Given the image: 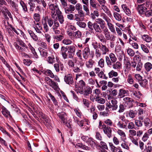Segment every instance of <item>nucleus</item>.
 I'll list each match as a JSON object with an SVG mask.
<instances>
[{"mask_svg":"<svg viewBox=\"0 0 152 152\" xmlns=\"http://www.w3.org/2000/svg\"><path fill=\"white\" fill-rule=\"evenodd\" d=\"M136 9L140 15H145V16L147 17L150 16L149 13L148 14L149 12V10H147L144 6L141 4L138 5Z\"/></svg>","mask_w":152,"mask_h":152,"instance_id":"obj_1","label":"nucleus"},{"mask_svg":"<svg viewBox=\"0 0 152 152\" xmlns=\"http://www.w3.org/2000/svg\"><path fill=\"white\" fill-rule=\"evenodd\" d=\"M123 103L125 107H128L129 108L132 107L133 106V104L134 101L132 98L128 97H126L123 99Z\"/></svg>","mask_w":152,"mask_h":152,"instance_id":"obj_2","label":"nucleus"},{"mask_svg":"<svg viewBox=\"0 0 152 152\" xmlns=\"http://www.w3.org/2000/svg\"><path fill=\"white\" fill-rule=\"evenodd\" d=\"M57 115L61 119V123L66 124L68 127L69 128L70 127V126L69 124V125L67 124V120L66 117V114L64 112L59 113L57 114Z\"/></svg>","mask_w":152,"mask_h":152,"instance_id":"obj_3","label":"nucleus"},{"mask_svg":"<svg viewBox=\"0 0 152 152\" xmlns=\"http://www.w3.org/2000/svg\"><path fill=\"white\" fill-rule=\"evenodd\" d=\"M64 81L66 83L69 85L72 84L74 82L73 79L71 74H68L66 75L64 78Z\"/></svg>","mask_w":152,"mask_h":152,"instance_id":"obj_4","label":"nucleus"},{"mask_svg":"<svg viewBox=\"0 0 152 152\" xmlns=\"http://www.w3.org/2000/svg\"><path fill=\"white\" fill-rule=\"evenodd\" d=\"M66 47L68 50V52L69 53V57L72 58L75 54V47L73 46H70Z\"/></svg>","mask_w":152,"mask_h":152,"instance_id":"obj_5","label":"nucleus"},{"mask_svg":"<svg viewBox=\"0 0 152 152\" xmlns=\"http://www.w3.org/2000/svg\"><path fill=\"white\" fill-rule=\"evenodd\" d=\"M82 55L83 58L85 59H87L88 58L89 55L90 54V50L88 47H86L82 50Z\"/></svg>","mask_w":152,"mask_h":152,"instance_id":"obj_6","label":"nucleus"},{"mask_svg":"<svg viewBox=\"0 0 152 152\" xmlns=\"http://www.w3.org/2000/svg\"><path fill=\"white\" fill-rule=\"evenodd\" d=\"M1 109L2 110L1 111V113L4 117L7 118L8 115H9L10 117H12L11 115L10 114V111L4 106H3L1 108Z\"/></svg>","mask_w":152,"mask_h":152,"instance_id":"obj_7","label":"nucleus"},{"mask_svg":"<svg viewBox=\"0 0 152 152\" xmlns=\"http://www.w3.org/2000/svg\"><path fill=\"white\" fill-rule=\"evenodd\" d=\"M86 142L93 148H94L95 145L98 146V144L97 143V141L92 138H89Z\"/></svg>","mask_w":152,"mask_h":152,"instance_id":"obj_8","label":"nucleus"},{"mask_svg":"<svg viewBox=\"0 0 152 152\" xmlns=\"http://www.w3.org/2000/svg\"><path fill=\"white\" fill-rule=\"evenodd\" d=\"M128 92V91H126L122 89L119 90L118 97L121 98L124 97L125 95H126Z\"/></svg>","mask_w":152,"mask_h":152,"instance_id":"obj_9","label":"nucleus"},{"mask_svg":"<svg viewBox=\"0 0 152 152\" xmlns=\"http://www.w3.org/2000/svg\"><path fill=\"white\" fill-rule=\"evenodd\" d=\"M67 50L66 47L62 46L61 48V52L64 59H66L67 58V54L66 52Z\"/></svg>","mask_w":152,"mask_h":152,"instance_id":"obj_10","label":"nucleus"},{"mask_svg":"<svg viewBox=\"0 0 152 152\" xmlns=\"http://www.w3.org/2000/svg\"><path fill=\"white\" fill-rule=\"evenodd\" d=\"M94 29L96 32L99 33H100L102 32L100 26L96 22L94 23Z\"/></svg>","mask_w":152,"mask_h":152,"instance_id":"obj_11","label":"nucleus"},{"mask_svg":"<svg viewBox=\"0 0 152 152\" xmlns=\"http://www.w3.org/2000/svg\"><path fill=\"white\" fill-rule=\"evenodd\" d=\"M103 131L104 133L109 138H110L111 137L112 130L111 128L107 126L106 129H104Z\"/></svg>","mask_w":152,"mask_h":152,"instance_id":"obj_12","label":"nucleus"},{"mask_svg":"<svg viewBox=\"0 0 152 152\" xmlns=\"http://www.w3.org/2000/svg\"><path fill=\"white\" fill-rule=\"evenodd\" d=\"M95 22L97 23L100 26L101 28H103L104 26L105 25V23L104 21L102 18H98L96 19L95 20Z\"/></svg>","mask_w":152,"mask_h":152,"instance_id":"obj_13","label":"nucleus"},{"mask_svg":"<svg viewBox=\"0 0 152 152\" xmlns=\"http://www.w3.org/2000/svg\"><path fill=\"white\" fill-rule=\"evenodd\" d=\"M48 95H49L51 99L52 100V101L53 102V104L55 106H57L58 107V102L57 100L55 99L54 96L52 95L51 93L50 92H49L48 94Z\"/></svg>","mask_w":152,"mask_h":152,"instance_id":"obj_14","label":"nucleus"},{"mask_svg":"<svg viewBox=\"0 0 152 152\" xmlns=\"http://www.w3.org/2000/svg\"><path fill=\"white\" fill-rule=\"evenodd\" d=\"M111 102L112 103V110H116L118 108V105H117L118 103L117 101L114 99L111 100Z\"/></svg>","mask_w":152,"mask_h":152,"instance_id":"obj_15","label":"nucleus"},{"mask_svg":"<svg viewBox=\"0 0 152 152\" xmlns=\"http://www.w3.org/2000/svg\"><path fill=\"white\" fill-rule=\"evenodd\" d=\"M47 20L50 27H51L53 24V21L52 19L50 18H49L48 16H46L44 19L45 22H46Z\"/></svg>","mask_w":152,"mask_h":152,"instance_id":"obj_16","label":"nucleus"},{"mask_svg":"<svg viewBox=\"0 0 152 152\" xmlns=\"http://www.w3.org/2000/svg\"><path fill=\"white\" fill-rule=\"evenodd\" d=\"M84 95L87 96L92 93V89L90 86H87L84 91Z\"/></svg>","mask_w":152,"mask_h":152,"instance_id":"obj_17","label":"nucleus"},{"mask_svg":"<svg viewBox=\"0 0 152 152\" xmlns=\"http://www.w3.org/2000/svg\"><path fill=\"white\" fill-rule=\"evenodd\" d=\"M90 6H91L93 8H95L97 10V7L96 6L97 2L95 0H90Z\"/></svg>","mask_w":152,"mask_h":152,"instance_id":"obj_18","label":"nucleus"},{"mask_svg":"<svg viewBox=\"0 0 152 152\" xmlns=\"http://www.w3.org/2000/svg\"><path fill=\"white\" fill-rule=\"evenodd\" d=\"M148 81L146 79H142L139 82L140 85L143 87H145L147 85Z\"/></svg>","mask_w":152,"mask_h":152,"instance_id":"obj_19","label":"nucleus"},{"mask_svg":"<svg viewBox=\"0 0 152 152\" xmlns=\"http://www.w3.org/2000/svg\"><path fill=\"white\" fill-rule=\"evenodd\" d=\"M51 84H50V86L55 90H57L59 88L58 86L57 85V83H56L53 80H51Z\"/></svg>","mask_w":152,"mask_h":152,"instance_id":"obj_20","label":"nucleus"},{"mask_svg":"<svg viewBox=\"0 0 152 152\" xmlns=\"http://www.w3.org/2000/svg\"><path fill=\"white\" fill-rule=\"evenodd\" d=\"M100 145H99V144H98V147H100V148H102L105 149L107 150L108 149V148L107 146V145L106 143L103 141H101L100 142Z\"/></svg>","mask_w":152,"mask_h":152,"instance_id":"obj_21","label":"nucleus"},{"mask_svg":"<svg viewBox=\"0 0 152 152\" xmlns=\"http://www.w3.org/2000/svg\"><path fill=\"white\" fill-rule=\"evenodd\" d=\"M144 67L146 70L148 72L152 69V65L150 63L147 62L145 64Z\"/></svg>","mask_w":152,"mask_h":152,"instance_id":"obj_22","label":"nucleus"},{"mask_svg":"<svg viewBox=\"0 0 152 152\" xmlns=\"http://www.w3.org/2000/svg\"><path fill=\"white\" fill-rule=\"evenodd\" d=\"M143 39L147 42H150L152 40V38L149 35H144L142 37Z\"/></svg>","mask_w":152,"mask_h":152,"instance_id":"obj_23","label":"nucleus"},{"mask_svg":"<svg viewBox=\"0 0 152 152\" xmlns=\"http://www.w3.org/2000/svg\"><path fill=\"white\" fill-rule=\"evenodd\" d=\"M113 16L117 20L120 21H121V17L119 14L118 13L115 12L113 13Z\"/></svg>","mask_w":152,"mask_h":152,"instance_id":"obj_24","label":"nucleus"},{"mask_svg":"<svg viewBox=\"0 0 152 152\" xmlns=\"http://www.w3.org/2000/svg\"><path fill=\"white\" fill-rule=\"evenodd\" d=\"M137 111L136 110L134 111L133 110H130L129 113V116L132 118H133L137 114Z\"/></svg>","mask_w":152,"mask_h":152,"instance_id":"obj_25","label":"nucleus"},{"mask_svg":"<svg viewBox=\"0 0 152 152\" xmlns=\"http://www.w3.org/2000/svg\"><path fill=\"white\" fill-rule=\"evenodd\" d=\"M108 75L109 78H112L113 77L117 76L118 75V73L113 70H112L108 73Z\"/></svg>","mask_w":152,"mask_h":152,"instance_id":"obj_26","label":"nucleus"},{"mask_svg":"<svg viewBox=\"0 0 152 152\" xmlns=\"http://www.w3.org/2000/svg\"><path fill=\"white\" fill-rule=\"evenodd\" d=\"M28 4L30 6V11L33 12L34 11V8L35 7V4L33 2L32 0H30L28 1Z\"/></svg>","mask_w":152,"mask_h":152,"instance_id":"obj_27","label":"nucleus"},{"mask_svg":"<svg viewBox=\"0 0 152 152\" xmlns=\"http://www.w3.org/2000/svg\"><path fill=\"white\" fill-rule=\"evenodd\" d=\"M109 57L112 63H114L117 60V58L115 55L113 53H111Z\"/></svg>","mask_w":152,"mask_h":152,"instance_id":"obj_28","label":"nucleus"},{"mask_svg":"<svg viewBox=\"0 0 152 152\" xmlns=\"http://www.w3.org/2000/svg\"><path fill=\"white\" fill-rule=\"evenodd\" d=\"M125 66L127 71H129L131 70V63L129 61H126L125 63Z\"/></svg>","mask_w":152,"mask_h":152,"instance_id":"obj_29","label":"nucleus"},{"mask_svg":"<svg viewBox=\"0 0 152 152\" xmlns=\"http://www.w3.org/2000/svg\"><path fill=\"white\" fill-rule=\"evenodd\" d=\"M143 6H144V7L146 8L147 10H149L150 7L151 5V2L149 1H145V3L141 4Z\"/></svg>","mask_w":152,"mask_h":152,"instance_id":"obj_30","label":"nucleus"},{"mask_svg":"<svg viewBox=\"0 0 152 152\" xmlns=\"http://www.w3.org/2000/svg\"><path fill=\"white\" fill-rule=\"evenodd\" d=\"M10 4L12 6L14 10L17 12H18V9L17 8L18 7V5L16 4L14 1H11Z\"/></svg>","mask_w":152,"mask_h":152,"instance_id":"obj_31","label":"nucleus"},{"mask_svg":"<svg viewBox=\"0 0 152 152\" xmlns=\"http://www.w3.org/2000/svg\"><path fill=\"white\" fill-rule=\"evenodd\" d=\"M88 26L90 29L89 31L90 32L93 31V28L94 26V23H93L89 21L87 23Z\"/></svg>","mask_w":152,"mask_h":152,"instance_id":"obj_32","label":"nucleus"},{"mask_svg":"<svg viewBox=\"0 0 152 152\" xmlns=\"http://www.w3.org/2000/svg\"><path fill=\"white\" fill-rule=\"evenodd\" d=\"M17 41L18 42V45L23 48H27L26 45L21 39H18Z\"/></svg>","mask_w":152,"mask_h":152,"instance_id":"obj_33","label":"nucleus"},{"mask_svg":"<svg viewBox=\"0 0 152 152\" xmlns=\"http://www.w3.org/2000/svg\"><path fill=\"white\" fill-rule=\"evenodd\" d=\"M47 61L49 64H52L55 61V58L53 56V57L49 56L47 58Z\"/></svg>","mask_w":152,"mask_h":152,"instance_id":"obj_34","label":"nucleus"},{"mask_svg":"<svg viewBox=\"0 0 152 152\" xmlns=\"http://www.w3.org/2000/svg\"><path fill=\"white\" fill-rule=\"evenodd\" d=\"M127 52L128 54L131 56H133L135 54L134 51L131 48H129Z\"/></svg>","mask_w":152,"mask_h":152,"instance_id":"obj_35","label":"nucleus"},{"mask_svg":"<svg viewBox=\"0 0 152 152\" xmlns=\"http://www.w3.org/2000/svg\"><path fill=\"white\" fill-rule=\"evenodd\" d=\"M42 118L43 119V122L44 124H45L44 121L47 123L49 124L50 120L48 116L45 115L44 117L43 116V118Z\"/></svg>","mask_w":152,"mask_h":152,"instance_id":"obj_36","label":"nucleus"},{"mask_svg":"<svg viewBox=\"0 0 152 152\" xmlns=\"http://www.w3.org/2000/svg\"><path fill=\"white\" fill-rule=\"evenodd\" d=\"M24 64L28 66H29L32 63V61L29 59H25L23 60Z\"/></svg>","mask_w":152,"mask_h":152,"instance_id":"obj_37","label":"nucleus"},{"mask_svg":"<svg viewBox=\"0 0 152 152\" xmlns=\"http://www.w3.org/2000/svg\"><path fill=\"white\" fill-rule=\"evenodd\" d=\"M85 82L83 80H80L79 81V86L78 88L83 89V87H85Z\"/></svg>","mask_w":152,"mask_h":152,"instance_id":"obj_38","label":"nucleus"},{"mask_svg":"<svg viewBox=\"0 0 152 152\" xmlns=\"http://www.w3.org/2000/svg\"><path fill=\"white\" fill-rule=\"evenodd\" d=\"M101 49L103 52V54H106L108 50V49L107 48L105 45H102Z\"/></svg>","mask_w":152,"mask_h":152,"instance_id":"obj_39","label":"nucleus"},{"mask_svg":"<svg viewBox=\"0 0 152 152\" xmlns=\"http://www.w3.org/2000/svg\"><path fill=\"white\" fill-rule=\"evenodd\" d=\"M20 3L23 8V11L25 12H27L28 11L27 7L23 1H20Z\"/></svg>","mask_w":152,"mask_h":152,"instance_id":"obj_40","label":"nucleus"},{"mask_svg":"<svg viewBox=\"0 0 152 152\" xmlns=\"http://www.w3.org/2000/svg\"><path fill=\"white\" fill-rule=\"evenodd\" d=\"M76 24L80 27L81 28H85L86 26V24L84 22L78 21L77 22Z\"/></svg>","mask_w":152,"mask_h":152,"instance_id":"obj_41","label":"nucleus"},{"mask_svg":"<svg viewBox=\"0 0 152 152\" xmlns=\"http://www.w3.org/2000/svg\"><path fill=\"white\" fill-rule=\"evenodd\" d=\"M83 104L87 108H88L89 106V103L88 100L83 99Z\"/></svg>","mask_w":152,"mask_h":152,"instance_id":"obj_42","label":"nucleus"},{"mask_svg":"<svg viewBox=\"0 0 152 152\" xmlns=\"http://www.w3.org/2000/svg\"><path fill=\"white\" fill-rule=\"evenodd\" d=\"M36 113L38 116L40 118L41 120L42 119V118H43V116L44 117V116L45 115L42 112L39 110L36 111Z\"/></svg>","mask_w":152,"mask_h":152,"instance_id":"obj_43","label":"nucleus"},{"mask_svg":"<svg viewBox=\"0 0 152 152\" xmlns=\"http://www.w3.org/2000/svg\"><path fill=\"white\" fill-rule=\"evenodd\" d=\"M98 38L99 39L100 41L103 43H106V40L104 37V36L102 34H101L98 37Z\"/></svg>","mask_w":152,"mask_h":152,"instance_id":"obj_44","label":"nucleus"},{"mask_svg":"<svg viewBox=\"0 0 152 152\" xmlns=\"http://www.w3.org/2000/svg\"><path fill=\"white\" fill-rule=\"evenodd\" d=\"M142 64L140 61L139 62L137 65L136 67V69L137 71H140L141 70V69L142 67Z\"/></svg>","mask_w":152,"mask_h":152,"instance_id":"obj_45","label":"nucleus"},{"mask_svg":"<svg viewBox=\"0 0 152 152\" xmlns=\"http://www.w3.org/2000/svg\"><path fill=\"white\" fill-rule=\"evenodd\" d=\"M141 46L142 50L146 53H148L149 52V50L147 47L144 45L141 44Z\"/></svg>","mask_w":152,"mask_h":152,"instance_id":"obj_46","label":"nucleus"},{"mask_svg":"<svg viewBox=\"0 0 152 152\" xmlns=\"http://www.w3.org/2000/svg\"><path fill=\"white\" fill-rule=\"evenodd\" d=\"M108 26L109 27V28L111 31L113 32L115 31V28L113 26V25L111 23H109L107 24Z\"/></svg>","mask_w":152,"mask_h":152,"instance_id":"obj_47","label":"nucleus"},{"mask_svg":"<svg viewBox=\"0 0 152 152\" xmlns=\"http://www.w3.org/2000/svg\"><path fill=\"white\" fill-rule=\"evenodd\" d=\"M94 61L91 59H90L88 61V64L87 65L88 68H91L92 67Z\"/></svg>","mask_w":152,"mask_h":152,"instance_id":"obj_48","label":"nucleus"},{"mask_svg":"<svg viewBox=\"0 0 152 152\" xmlns=\"http://www.w3.org/2000/svg\"><path fill=\"white\" fill-rule=\"evenodd\" d=\"M34 19L37 21H39L40 19V16L39 14L35 13L34 15Z\"/></svg>","mask_w":152,"mask_h":152,"instance_id":"obj_49","label":"nucleus"},{"mask_svg":"<svg viewBox=\"0 0 152 152\" xmlns=\"http://www.w3.org/2000/svg\"><path fill=\"white\" fill-rule=\"evenodd\" d=\"M145 148L144 150V152H152V147L151 146H148L147 148L145 146Z\"/></svg>","mask_w":152,"mask_h":152,"instance_id":"obj_50","label":"nucleus"},{"mask_svg":"<svg viewBox=\"0 0 152 152\" xmlns=\"http://www.w3.org/2000/svg\"><path fill=\"white\" fill-rule=\"evenodd\" d=\"M104 123L107 125L110 126H111L113 124L112 121L108 119L104 121Z\"/></svg>","mask_w":152,"mask_h":152,"instance_id":"obj_51","label":"nucleus"},{"mask_svg":"<svg viewBox=\"0 0 152 152\" xmlns=\"http://www.w3.org/2000/svg\"><path fill=\"white\" fill-rule=\"evenodd\" d=\"M98 64L100 67L102 68L104 66V61L103 58H101L98 62Z\"/></svg>","mask_w":152,"mask_h":152,"instance_id":"obj_52","label":"nucleus"},{"mask_svg":"<svg viewBox=\"0 0 152 152\" xmlns=\"http://www.w3.org/2000/svg\"><path fill=\"white\" fill-rule=\"evenodd\" d=\"M117 133L119 135L123 137H126V135L124 132L121 130L118 129L117 131Z\"/></svg>","mask_w":152,"mask_h":152,"instance_id":"obj_53","label":"nucleus"},{"mask_svg":"<svg viewBox=\"0 0 152 152\" xmlns=\"http://www.w3.org/2000/svg\"><path fill=\"white\" fill-rule=\"evenodd\" d=\"M106 61L107 65L108 66H110L112 65V62H111L109 57L108 56H106Z\"/></svg>","mask_w":152,"mask_h":152,"instance_id":"obj_54","label":"nucleus"},{"mask_svg":"<svg viewBox=\"0 0 152 152\" xmlns=\"http://www.w3.org/2000/svg\"><path fill=\"white\" fill-rule=\"evenodd\" d=\"M119 107V109L118 112L120 113L123 112L125 109L124 106L122 104H120Z\"/></svg>","mask_w":152,"mask_h":152,"instance_id":"obj_55","label":"nucleus"},{"mask_svg":"<svg viewBox=\"0 0 152 152\" xmlns=\"http://www.w3.org/2000/svg\"><path fill=\"white\" fill-rule=\"evenodd\" d=\"M135 77L137 80H138L139 82H140L142 79V77L139 74H135Z\"/></svg>","mask_w":152,"mask_h":152,"instance_id":"obj_56","label":"nucleus"},{"mask_svg":"<svg viewBox=\"0 0 152 152\" xmlns=\"http://www.w3.org/2000/svg\"><path fill=\"white\" fill-rule=\"evenodd\" d=\"M77 123L80 126L82 127L83 126V124L84 123V121L83 120L81 121H79L78 119H76Z\"/></svg>","mask_w":152,"mask_h":152,"instance_id":"obj_57","label":"nucleus"},{"mask_svg":"<svg viewBox=\"0 0 152 152\" xmlns=\"http://www.w3.org/2000/svg\"><path fill=\"white\" fill-rule=\"evenodd\" d=\"M59 63L58 64H55L54 65V66L56 71L57 72H59L60 71L59 69Z\"/></svg>","mask_w":152,"mask_h":152,"instance_id":"obj_58","label":"nucleus"},{"mask_svg":"<svg viewBox=\"0 0 152 152\" xmlns=\"http://www.w3.org/2000/svg\"><path fill=\"white\" fill-rule=\"evenodd\" d=\"M58 20L60 23L62 24L64 21V19L63 16L62 15H60L58 16Z\"/></svg>","mask_w":152,"mask_h":152,"instance_id":"obj_59","label":"nucleus"},{"mask_svg":"<svg viewBox=\"0 0 152 152\" xmlns=\"http://www.w3.org/2000/svg\"><path fill=\"white\" fill-rule=\"evenodd\" d=\"M33 34L31 35L30 36L33 39V40L35 41H37L38 40V37L33 32Z\"/></svg>","mask_w":152,"mask_h":152,"instance_id":"obj_60","label":"nucleus"},{"mask_svg":"<svg viewBox=\"0 0 152 152\" xmlns=\"http://www.w3.org/2000/svg\"><path fill=\"white\" fill-rule=\"evenodd\" d=\"M96 137L97 139L100 140H102V137L99 132H96Z\"/></svg>","mask_w":152,"mask_h":152,"instance_id":"obj_61","label":"nucleus"},{"mask_svg":"<svg viewBox=\"0 0 152 152\" xmlns=\"http://www.w3.org/2000/svg\"><path fill=\"white\" fill-rule=\"evenodd\" d=\"M75 7L76 8V10H79L80 9H82V5L79 4V3H77L75 6Z\"/></svg>","mask_w":152,"mask_h":152,"instance_id":"obj_62","label":"nucleus"},{"mask_svg":"<svg viewBox=\"0 0 152 152\" xmlns=\"http://www.w3.org/2000/svg\"><path fill=\"white\" fill-rule=\"evenodd\" d=\"M71 42L72 41L69 39H64L63 41V43L66 45L70 44Z\"/></svg>","mask_w":152,"mask_h":152,"instance_id":"obj_63","label":"nucleus"},{"mask_svg":"<svg viewBox=\"0 0 152 152\" xmlns=\"http://www.w3.org/2000/svg\"><path fill=\"white\" fill-rule=\"evenodd\" d=\"M68 65L69 66L72 67H74L75 66V63L72 60H69L68 62Z\"/></svg>","mask_w":152,"mask_h":152,"instance_id":"obj_64","label":"nucleus"}]
</instances>
